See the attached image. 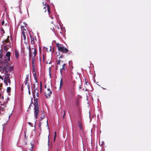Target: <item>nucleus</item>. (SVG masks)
<instances>
[{
  "mask_svg": "<svg viewBox=\"0 0 151 151\" xmlns=\"http://www.w3.org/2000/svg\"><path fill=\"white\" fill-rule=\"evenodd\" d=\"M38 86V83L37 82L36 84L35 83L34 85V91L33 93L34 98L35 100V104H34L33 103L31 104L29 106V107L28 109L30 107L32 104L34 105L35 107L34 108V113L35 114V116L36 119L39 113V107L37 103V99L38 98V88H37Z\"/></svg>",
  "mask_w": 151,
  "mask_h": 151,
  "instance_id": "f257e3e1",
  "label": "nucleus"
},
{
  "mask_svg": "<svg viewBox=\"0 0 151 151\" xmlns=\"http://www.w3.org/2000/svg\"><path fill=\"white\" fill-rule=\"evenodd\" d=\"M49 87H47V84H46L45 86V88L46 89L45 92V95L47 98L50 97L52 94V87L50 84H49Z\"/></svg>",
  "mask_w": 151,
  "mask_h": 151,
  "instance_id": "f03ea898",
  "label": "nucleus"
},
{
  "mask_svg": "<svg viewBox=\"0 0 151 151\" xmlns=\"http://www.w3.org/2000/svg\"><path fill=\"white\" fill-rule=\"evenodd\" d=\"M29 54L30 57H32V63L33 64L35 60V58L36 55V50L35 48L34 47H32L31 50L29 49Z\"/></svg>",
  "mask_w": 151,
  "mask_h": 151,
  "instance_id": "7ed1b4c3",
  "label": "nucleus"
},
{
  "mask_svg": "<svg viewBox=\"0 0 151 151\" xmlns=\"http://www.w3.org/2000/svg\"><path fill=\"white\" fill-rule=\"evenodd\" d=\"M56 45L58 50L61 51L63 53H65L68 51V50L66 48H64V46L62 45L57 43L56 44Z\"/></svg>",
  "mask_w": 151,
  "mask_h": 151,
  "instance_id": "20e7f679",
  "label": "nucleus"
},
{
  "mask_svg": "<svg viewBox=\"0 0 151 151\" xmlns=\"http://www.w3.org/2000/svg\"><path fill=\"white\" fill-rule=\"evenodd\" d=\"M11 53L10 52H7L6 54V55L4 57V61L5 62H1V63H7L8 64V62L9 60L10 59V56ZM1 58H2V57H1ZM1 59L0 58V60H1ZM0 61V63H1V61Z\"/></svg>",
  "mask_w": 151,
  "mask_h": 151,
  "instance_id": "39448f33",
  "label": "nucleus"
},
{
  "mask_svg": "<svg viewBox=\"0 0 151 151\" xmlns=\"http://www.w3.org/2000/svg\"><path fill=\"white\" fill-rule=\"evenodd\" d=\"M4 81L6 85L8 86V83H9V84L10 85V81L9 76H6L4 78Z\"/></svg>",
  "mask_w": 151,
  "mask_h": 151,
  "instance_id": "423d86ee",
  "label": "nucleus"
},
{
  "mask_svg": "<svg viewBox=\"0 0 151 151\" xmlns=\"http://www.w3.org/2000/svg\"><path fill=\"white\" fill-rule=\"evenodd\" d=\"M27 88H28V91L29 94V95H30L31 94V92L32 91V87L30 86H29L28 85H27Z\"/></svg>",
  "mask_w": 151,
  "mask_h": 151,
  "instance_id": "0eeeda50",
  "label": "nucleus"
},
{
  "mask_svg": "<svg viewBox=\"0 0 151 151\" xmlns=\"http://www.w3.org/2000/svg\"><path fill=\"white\" fill-rule=\"evenodd\" d=\"M47 9L48 12L49 13H50V9H49V6L47 5V6L46 5L44 7V9H45V12H46V9Z\"/></svg>",
  "mask_w": 151,
  "mask_h": 151,
  "instance_id": "6e6552de",
  "label": "nucleus"
},
{
  "mask_svg": "<svg viewBox=\"0 0 151 151\" xmlns=\"http://www.w3.org/2000/svg\"><path fill=\"white\" fill-rule=\"evenodd\" d=\"M14 67L12 65L9 66V68H8L10 72L12 71L13 70Z\"/></svg>",
  "mask_w": 151,
  "mask_h": 151,
  "instance_id": "1a4fd4ad",
  "label": "nucleus"
},
{
  "mask_svg": "<svg viewBox=\"0 0 151 151\" xmlns=\"http://www.w3.org/2000/svg\"><path fill=\"white\" fill-rule=\"evenodd\" d=\"M15 56L16 58H18L19 55V53L17 50H15Z\"/></svg>",
  "mask_w": 151,
  "mask_h": 151,
  "instance_id": "9d476101",
  "label": "nucleus"
},
{
  "mask_svg": "<svg viewBox=\"0 0 151 151\" xmlns=\"http://www.w3.org/2000/svg\"><path fill=\"white\" fill-rule=\"evenodd\" d=\"M63 84V79L62 78H61L60 82V87H59V89H60L61 88V87L62 86Z\"/></svg>",
  "mask_w": 151,
  "mask_h": 151,
  "instance_id": "9b49d317",
  "label": "nucleus"
},
{
  "mask_svg": "<svg viewBox=\"0 0 151 151\" xmlns=\"http://www.w3.org/2000/svg\"><path fill=\"white\" fill-rule=\"evenodd\" d=\"M42 116L40 117V120L41 121L43 119L45 118V113L43 112L41 114Z\"/></svg>",
  "mask_w": 151,
  "mask_h": 151,
  "instance_id": "f8f14e48",
  "label": "nucleus"
},
{
  "mask_svg": "<svg viewBox=\"0 0 151 151\" xmlns=\"http://www.w3.org/2000/svg\"><path fill=\"white\" fill-rule=\"evenodd\" d=\"M29 75H27L26 78V79H25L26 81V84H27V82L28 81V79H29Z\"/></svg>",
  "mask_w": 151,
  "mask_h": 151,
  "instance_id": "ddd939ff",
  "label": "nucleus"
},
{
  "mask_svg": "<svg viewBox=\"0 0 151 151\" xmlns=\"http://www.w3.org/2000/svg\"><path fill=\"white\" fill-rule=\"evenodd\" d=\"M31 44H32L33 45H34L35 44V41H33L32 40V39L31 38ZM33 47H34V45H33L32 46Z\"/></svg>",
  "mask_w": 151,
  "mask_h": 151,
  "instance_id": "4468645a",
  "label": "nucleus"
},
{
  "mask_svg": "<svg viewBox=\"0 0 151 151\" xmlns=\"http://www.w3.org/2000/svg\"><path fill=\"white\" fill-rule=\"evenodd\" d=\"M79 123V127H80V129L81 130L82 129V124L80 122Z\"/></svg>",
  "mask_w": 151,
  "mask_h": 151,
  "instance_id": "2eb2a0df",
  "label": "nucleus"
},
{
  "mask_svg": "<svg viewBox=\"0 0 151 151\" xmlns=\"http://www.w3.org/2000/svg\"><path fill=\"white\" fill-rule=\"evenodd\" d=\"M65 64H64L63 65L62 68L61 69V70H62V69L65 70ZM60 70L61 71V70Z\"/></svg>",
  "mask_w": 151,
  "mask_h": 151,
  "instance_id": "dca6fc26",
  "label": "nucleus"
},
{
  "mask_svg": "<svg viewBox=\"0 0 151 151\" xmlns=\"http://www.w3.org/2000/svg\"><path fill=\"white\" fill-rule=\"evenodd\" d=\"M11 89V88L10 87H8L7 89V91L8 92H10V91Z\"/></svg>",
  "mask_w": 151,
  "mask_h": 151,
  "instance_id": "f3484780",
  "label": "nucleus"
},
{
  "mask_svg": "<svg viewBox=\"0 0 151 151\" xmlns=\"http://www.w3.org/2000/svg\"><path fill=\"white\" fill-rule=\"evenodd\" d=\"M23 36L24 37V40L25 41V40L26 39V34L25 33H23Z\"/></svg>",
  "mask_w": 151,
  "mask_h": 151,
  "instance_id": "a211bd4d",
  "label": "nucleus"
},
{
  "mask_svg": "<svg viewBox=\"0 0 151 151\" xmlns=\"http://www.w3.org/2000/svg\"><path fill=\"white\" fill-rule=\"evenodd\" d=\"M31 147L30 149H29V150L30 151H32L33 146V145L31 143Z\"/></svg>",
  "mask_w": 151,
  "mask_h": 151,
  "instance_id": "6ab92c4d",
  "label": "nucleus"
},
{
  "mask_svg": "<svg viewBox=\"0 0 151 151\" xmlns=\"http://www.w3.org/2000/svg\"><path fill=\"white\" fill-rule=\"evenodd\" d=\"M34 78H35V81L36 82V83H36V84L37 82V77H36V76L35 74L34 75Z\"/></svg>",
  "mask_w": 151,
  "mask_h": 151,
  "instance_id": "aec40b11",
  "label": "nucleus"
},
{
  "mask_svg": "<svg viewBox=\"0 0 151 151\" xmlns=\"http://www.w3.org/2000/svg\"><path fill=\"white\" fill-rule=\"evenodd\" d=\"M56 136V132H55V136H54V141H55V137Z\"/></svg>",
  "mask_w": 151,
  "mask_h": 151,
  "instance_id": "412c9836",
  "label": "nucleus"
},
{
  "mask_svg": "<svg viewBox=\"0 0 151 151\" xmlns=\"http://www.w3.org/2000/svg\"><path fill=\"white\" fill-rule=\"evenodd\" d=\"M28 123L30 126H31V127L32 126V125L31 122H29Z\"/></svg>",
  "mask_w": 151,
  "mask_h": 151,
  "instance_id": "4be33fe9",
  "label": "nucleus"
},
{
  "mask_svg": "<svg viewBox=\"0 0 151 151\" xmlns=\"http://www.w3.org/2000/svg\"><path fill=\"white\" fill-rule=\"evenodd\" d=\"M40 92H42L41 85H40Z\"/></svg>",
  "mask_w": 151,
  "mask_h": 151,
  "instance_id": "5701e85b",
  "label": "nucleus"
},
{
  "mask_svg": "<svg viewBox=\"0 0 151 151\" xmlns=\"http://www.w3.org/2000/svg\"><path fill=\"white\" fill-rule=\"evenodd\" d=\"M12 113H11L9 115V118H10V116L12 115Z\"/></svg>",
  "mask_w": 151,
  "mask_h": 151,
  "instance_id": "b1692460",
  "label": "nucleus"
},
{
  "mask_svg": "<svg viewBox=\"0 0 151 151\" xmlns=\"http://www.w3.org/2000/svg\"><path fill=\"white\" fill-rule=\"evenodd\" d=\"M4 24V20H3L2 22V25H3Z\"/></svg>",
  "mask_w": 151,
  "mask_h": 151,
  "instance_id": "393cba45",
  "label": "nucleus"
},
{
  "mask_svg": "<svg viewBox=\"0 0 151 151\" xmlns=\"http://www.w3.org/2000/svg\"><path fill=\"white\" fill-rule=\"evenodd\" d=\"M32 39V40H33V41H34V38H33L32 37H31V38Z\"/></svg>",
  "mask_w": 151,
  "mask_h": 151,
  "instance_id": "a878e982",
  "label": "nucleus"
},
{
  "mask_svg": "<svg viewBox=\"0 0 151 151\" xmlns=\"http://www.w3.org/2000/svg\"><path fill=\"white\" fill-rule=\"evenodd\" d=\"M60 63V61H58V62H57V63H58V64H59Z\"/></svg>",
  "mask_w": 151,
  "mask_h": 151,
  "instance_id": "bb28decb",
  "label": "nucleus"
},
{
  "mask_svg": "<svg viewBox=\"0 0 151 151\" xmlns=\"http://www.w3.org/2000/svg\"><path fill=\"white\" fill-rule=\"evenodd\" d=\"M0 78L2 80H3V78H2V77H1V78Z\"/></svg>",
  "mask_w": 151,
  "mask_h": 151,
  "instance_id": "cd10ccee",
  "label": "nucleus"
},
{
  "mask_svg": "<svg viewBox=\"0 0 151 151\" xmlns=\"http://www.w3.org/2000/svg\"><path fill=\"white\" fill-rule=\"evenodd\" d=\"M81 86H80L79 87V88L80 89H81Z\"/></svg>",
  "mask_w": 151,
  "mask_h": 151,
  "instance_id": "c85d7f7f",
  "label": "nucleus"
},
{
  "mask_svg": "<svg viewBox=\"0 0 151 151\" xmlns=\"http://www.w3.org/2000/svg\"><path fill=\"white\" fill-rule=\"evenodd\" d=\"M1 109H0V114H1Z\"/></svg>",
  "mask_w": 151,
  "mask_h": 151,
  "instance_id": "c756f323",
  "label": "nucleus"
},
{
  "mask_svg": "<svg viewBox=\"0 0 151 151\" xmlns=\"http://www.w3.org/2000/svg\"><path fill=\"white\" fill-rule=\"evenodd\" d=\"M64 111V114L63 116H64L65 114V111Z\"/></svg>",
  "mask_w": 151,
  "mask_h": 151,
  "instance_id": "7c9ffc66",
  "label": "nucleus"
},
{
  "mask_svg": "<svg viewBox=\"0 0 151 151\" xmlns=\"http://www.w3.org/2000/svg\"><path fill=\"white\" fill-rule=\"evenodd\" d=\"M2 76H1L0 75V78H1Z\"/></svg>",
  "mask_w": 151,
  "mask_h": 151,
  "instance_id": "2f4dec72",
  "label": "nucleus"
},
{
  "mask_svg": "<svg viewBox=\"0 0 151 151\" xmlns=\"http://www.w3.org/2000/svg\"><path fill=\"white\" fill-rule=\"evenodd\" d=\"M24 24H25L26 25H27V24H25V23H24Z\"/></svg>",
  "mask_w": 151,
  "mask_h": 151,
  "instance_id": "473e14b6",
  "label": "nucleus"
},
{
  "mask_svg": "<svg viewBox=\"0 0 151 151\" xmlns=\"http://www.w3.org/2000/svg\"><path fill=\"white\" fill-rule=\"evenodd\" d=\"M45 4L46 5V3H45Z\"/></svg>",
  "mask_w": 151,
  "mask_h": 151,
  "instance_id": "72a5a7b5",
  "label": "nucleus"
},
{
  "mask_svg": "<svg viewBox=\"0 0 151 151\" xmlns=\"http://www.w3.org/2000/svg\"><path fill=\"white\" fill-rule=\"evenodd\" d=\"M47 124H48V122H47Z\"/></svg>",
  "mask_w": 151,
  "mask_h": 151,
  "instance_id": "f704fd0d",
  "label": "nucleus"
},
{
  "mask_svg": "<svg viewBox=\"0 0 151 151\" xmlns=\"http://www.w3.org/2000/svg\"><path fill=\"white\" fill-rule=\"evenodd\" d=\"M48 137L49 138V136H48Z\"/></svg>",
  "mask_w": 151,
  "mask_h": 151,
  "instance_id": "c9c22d12",
  "label": "nucleus"
}]
</instances>
